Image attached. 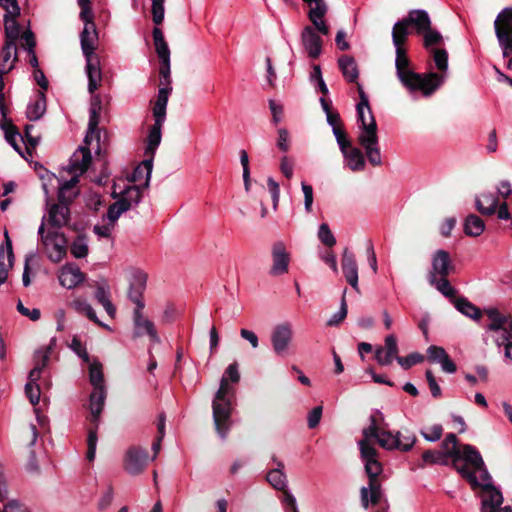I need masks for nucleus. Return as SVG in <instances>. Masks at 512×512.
Returning <instances> with one entry per match:
<instances>
[{"mask_svg": "<svg viewBox=\"0 0 512 512\" xmlns=\"http://www.w3.org/2000/svg\"><path fill=\"white\" fill-rule=\"evenodd\" d=\"M378 419L383 420V415L380 411H376L375 414L370 416V426L364 428L363 439L369 442L370 439H376L377 443L387 450L398 449L400 444V436L393 435L390 431L380 430L378 425Z\"/></svg>", "mask_w": 512, "mask_h": 512, "instance_id": "nucleus-8", "label": "nucleus"}, {"mask_svg": "<svg viewBox=\"0 0 512 512\" xmlns=\"http://www.w3.org/2000/svg\"><path fill=\"white\" fill-rule=\"evenodd\" d=\"M130 208L131 204L128 198H120L116 202L112 203L107 211V218L109 222L112 223V226H114L121 214L128 211Z\"/></svg>", "mask_w": 512, "mask_h": 512, "instance_id": "nucleus-41", "label": "nucleus"}, {"mask_svg": "<svg viewBox=\"0 0 512 512\" xmlns=\"http://www.w3.org/2000/svg\"><path fill=\"white\" fill-rule=\"evenodd\" d=\"M290 134L286 128L278 129L277 147L282 152H288L290 150Z\"/></svg>", "mask_w": 512, "mask_h": 512, "instance_id": "nucleus-60", "label": "nucleus"}, {"mask_svg": "<svg viewBox=\"0 0 512 512\" xmlns=\"http://www.w3.org/2000/svg\"><path fill=\"white\" fill-rule=\"evenodd\" d=\"M361 458L365 462V472L368 476V485L371 491V504L378 505L382 496L379 475L382 473V464L378 461L377 450L366 440L359 441Z\"/></svg>", "mask_w": 512, "mask_h": 512, "instance_id": "nucleus-4", "label": "nucleus"}, {"mask_svg": "<svg viewBox=\"0 0 512 512\" xmlns=\"http://www.w3.org/2000/svg\"><path fill=\"white\" fill-rule=\"evenodd\" d=\"M46 111V95L44 91H38L37 99L34 103L29 104L26 110V117L30 121L39 120Z\"/></svg>", "mask_w": 512, "mask_h": 512, "instance_id": "nucleus-38", "label": "nucleus"}, {"mask_svg": "<svg viewBox=\"0 0 512 512\" xmlns=\"http://www.w3.org/2000/svg\"><path fill=\"white\" fill-rule=\"evenodd\" d=\"M0 128L4 131L6 141L17 151L20 155L22 154L21 148L16 141V137H20L18 128L12 123L1 125Z\"/></svg>", "mask_w": 512, "mask_h": 512, "instance_id": "nucleus-44", "label": "nucleus"}, {"mask_svg": "<svg viewBox=\"0 0 512 512\" xmlns=\"http://www.w3.org/2000/svg\"><path fill=\"white\" fill-rule=\"evenodd\" d=\"M70 348L86 363H90V356L87 350L83 347L80 339L76 336L73 337Z\"/></svg>", "mask_w": 512, "mask_h": 512, "instance_id": "nucleus-62", "label": "nucleus"}, {"mask_svg": "<svg viewBox=\"0 0 512 512\" xmlns=\"http://www.w3.org/2000/svg\"><path fill=\"white\" fill-rule=\"evenodd\" d=\"M341 268L347 283L351 285L353 289L359 292L358 264L354 253L351 252L347 247L343 251Z\"/></svg>", "mask_w": 512, "mask_h": 512, "instance_id": "nucleus-22", "label": "nucleus"}, {"mask_svg": "<svg viewBox=\"0 0 512 512\" xmlns=\"http://www.w3.org/2000/svg\"><path fill=\"white\" fill-rule=\"evenodd\" d=\"M377 130L376 120L372 117V125L368 129V135L358 136V143L364 148L367 159L372 166H380L382 164Z\"/></svg>", "mask_w": 512, "mask_h": 512, "instance_id": "nucleus-14", "label": "nucleus"}, {"mask_svg": "<svg viewBox=\"0 0 512 512\" xmlns=\"http://www.w3.org/2000/svg\"><path fill=\"white\" fill-rule=\"evenodd\" d=\"M79 191L66 190L60 186L58 190V203L49 209L48 223L54 228L68 225L70 221V205L77 198Z\"/></svg>", "mask_w": 512, "mask_h": 512, "instance_id": "nucleus-7", "label": "nucleus"}, {"mask_svg": "<svg viewBox=\"0 0 512 512\" xmlns=\"http://www.w3.org/2000/svg\"><path fill=\"white\" fill-rule=\"evenodd\" d=\"M91 161L90 149L87 146H81L71 157L68 171L74 174H83L88 170Z\"/></svg>", "mask_w": 512, "mask_h": 512, "instance_id": "nucleus-28", "label": "nucleus"}, {"mask_svg": "<svg viewBox=\"0 0 512 512\" xmlns=\"http://www.w3.org/2000/svg\"><path fill=\"white\" fill-rule=\"evenodd\" d=\"M473 488L480 487L483 495L481 501V512H512L510 506L501 507L503 495L493 483L471 485Z\"/></svg>", "mask_w": 512, "mask_h": 512, "instance_id": "nucleus-13", "label": "nucleus"}, {"mask_svg": "<svg viewBox=\"0 0 512 512\" xmlns=\"http://www.w3.org/2000/svg\"><path fill=\"white\" fill-rule=\"evenodd\" d=\"M89 409L90 415L87 420L90 425L88 428L86 458L88 461H93L96 455V446L98 441L97 431L100 423V416L104 407H89Z\"/></svg>", "mask_w": 512, "mask_h": 512, "instance_id": "nucleus-18", "label": "nucleus"}, {"mask_svg": "<svg viewBox=\"0 0 512 512\" xmlns=\"http://www.w3.org/2000/svg\"><path fill=\"white\" fill-rule=\"evenodd\" d=\"M318 238L328 248H332L336 244V238L327 223H322L319 226Z\"/></svg>", "mask_w": 512, "mask_h": 512, "instance_id": "nucleus-51", "label": "nucleus"}, {"mask_svg": "<svg viewBox=\"0 0 512 512\" xmlns=\"http://www.w3.org/2000/svg\"><path fill=\"white\" fill-rule=\"evenodd\" d=\"M162 126L163 125L160 124H153L149 129V134L147 136V145L145 148V155L147 156V158L144 160V164L149 170L148 174L152 172L154 156L158 146L161 143Z\"/></svg>", "mask_w": 512, "mask_h": 512, "instance_id": "nucleus-26", "label": "nucleus"}, {"mask_svg": "<svg viewBox=\"0 0 512 512\" xmlns=\"http://www.w3.org/2000/svg\"><path fill=\"white\" fill-rule=\"evenodd\" d=\"M348 161V166L352 171H361L365 167V158L359 148L349 147L345 153H342Z\"/></svg>", "mask_w": 512, "mask_h": 512, "instance_id": "nucleus-39", "label": "nucleus"}, {"mask_svg": "<svg viewBox=\"0 0 512 512\" xmlns=\"http://www.w3.org/2000/svg\"><path fill=\"white\" fill-rule=\"evenodd\" d=\"M38 234L44 246H52V250L48 254L49 259L55 263L60 262L67 253V239L65 235L57 231H48L46 233L44 223L40 225Z\"/></svg>", "mask_w": 512, "mask_h": 512, "instance_id": "nucleus-12", "label": "nucleus"}, {"mask_svg": "<svg viewBox=\"0 0 512 512\" xmlns=\"http://www.w3.org/2000/svg\"><path fill=\"white\" fill-rule=\"evenodd\" d=\"M420 34L424 35L423 45L426 49L430 48L433 45H440L443 43L442 35L437 30L431 28L430 19L429 27L427 29H423Z\"/></svg>", "mask_w": 512, "mask_h": 512, "instance_id": "nucleus-45", "label": "nucleus"}, {"mask_svg": "<svg viewBox=\"0 0 512 512\" xmlns=\"http://www.w3.org/2000/svg\"><path fill=\"white\" fill-rule=\"evenodd\" d=\"M147 274L142 271H136L133 274V281L130 284L128 298L136 305L134 310H143V293L146 289Z\"/></svg>", "mask_w": 512, "mask_h": 512, "instance_id": "nucleus-23", "label": "nucleus"}, {"mask_svg": "<svg viewBox=\"0 0 512 512\" xmlns=\"http://www.w3.org/2000/svg\"><path fill=\"white\" fill-rule=\"evenodd\" d=\"M86 73L88 77V91L93 94L100 86L102 73L100 69V61L97 55L85 57Z\"/></svg>", "mask_w": 512, "mask_h": 512, "instance_id": "nucleus-29", "label": "nucleus"}, {"mask_svg": "<svg viewBox=\"0 0 512 512\" xmlns=\"http://www.w3.org/2000/svg\"><path fill=\"white\" fill-rule=\"evenodd\" d=\"M410 60L407 56L406 50L396 48V73L400 82L410 92L421 91L423 95H432L443 83L444 76L435 72L426 74L416 73L409 69Z\"/></svg>", "mask_w": 512, "mask_h": 512, "instance_id": "nucleus-2", "label": "nucleus"}, {"mask_svg": "<svg viewBox=\"0 0 512 512\" xmlns=\"http://www.w3.org/2000/svg\"><path fill=\"white\" fill-rule=\"evenodd\" d=\"M134 323V337L149 336L151 342L160 343V337L157 333L155 325L152 321L145 318L142 310H134L133 312Z\"/></svg>", "mask_w": 512, "mask_h": 512, "instance_id": "nucleus-21", "label": "nucleus"}, {"mask_svg": "<svg viewBox=\"0 0 512 512\" xmlns=\"http://www.w3.org/2000/svg\"><path fill=\"white\" fill-rule=\"evenodd\" d=\"M237 383L240 380L238 371V364L236 362L230 364L220 381L219 389L217 390L212 401L213 422L216 433L225 439L231 428V415H232V402L229 397L230 387L228 381Z\"/></svg>", "mask_w": 512, "mask_h": 512, "instance_id": "nucleus-1", "label": "nucleus"}, {"mask_svg": "<svg viewBox=\"0 0 512 512\" xmlns=\"http://www.w3.org/2000/svg\"><path fill=\"white\" fill-rule=\"evenodd\" d=\"M272 261L269 274L279 276L288 272L290 255L286 251V246L282 241H277L272 246Z\"/></svg>", "mask_w": 512, "mask_h": 512, "instance_id": "nucleus-19", "label": "nucleus"}, {"mask_svg": "<svg viewBox=\"0 0 512 512\" xmlns=\"http://www.w3.org/2000/svg\"><path fill=\"white\" fill-rule=\"evenodd\" d=\"M346 289L344 290L341 304H340V310L335 313L327 322V326H338L347 316V303H346Z\"/></svg>", "mask_w": 512, "mask_h": 512, "instance_id": "nucleus-56", "label": "nucleus"}, {"mask_svg": "<svg viewBox=\"0 0 512 512\" xmlns=\"http://www.w3.org/2000/svg\"><path fill=\"white\" fill-rule=\"evenodd\" d=\"M460 445L461 444H459L457 436L454 433H449L441 443V447L443 449L442 452L446 455L449 461L451 460L452 466L463 478H465L471 485H479L476 475H474L466 465H458L460 457L458 455V449Z\"/></svg>", "mask_w": 512, "mask_h": 512, "instance_id": "nucleus-10", "label": "nucleus"}, {"mask_svg": "<svg viewBox=\"0 0 512 512\" xmlns=\"http://www.w3.org/2000/svg\"><path fill=\"white\" fill-rule=\"evenodd\" d=\"M357 89L360 97V101L357 104V117L360 122V128L362 132L360 135H368V129L370 125H372V117L373 114L371 112V108L369 105V100L367 95L365 94L362 86L357 83Z\"/></svg>", "mask_w": 512, "mask_h": 512, "instance_id": "nucleus-25", "label": "nucleus"}, {"mask_svg": "<svg viewBox=\"0 0 512 512\" xmlns=\"http://www.w3.org/2000/svg\"><path fill=\"white\" fill-rule=\"evenodd\" d=\"M301 40L310 58L317 59L321 55L323 40L313 27H304L301 33Z\"/></svg>", "mask_w": 512, "mask_h": 512, "instance_id": "nucleus-24", "label": "nucleus"}, {"mask_svg": "<svg viewBox=\"0 0 512 512\" xmlns=\"http://www.w3.org/2000/svg\"><path fill=\"white\" fill-rule=\"evenodd\" d=\"M101 109V97L99 95H94L91 101L88 131L84 139L86 145H90L94 138L97 140L98 143L100 142V130L98 128V125L100 121Z\"/></svg>", "mask_w": 512, "mask_h": 512, "instance_id": "nucleus-20", "label": "nucleus"}, {"mask_svg": "<svg viewBox=\"0 0 512 512\" xmlns=\"http://www.w3.org/2000/svg\"><path fill=\"white\" fill-rule=\"evenodd\" d=\"M327 11L328 7H325L323 13L319 14L318 16L313 14V12H308V18L314 25L313 28L315 29L316 32H319L323 35H328L330 32L328 25L323 20V18L327 14Z\"/></svg>", "mask_w": 512, "mask_h": 512, "instance_id": "nucleus-48", "label": "nucleus"}, {"mask_svg": "<svg viewBox=\"0 0 512 512\" xmlns=\"http://www.w3.org/2000/svg\"><path fill=\"white\" fill-rule=\"evenodd\" d=\"M436 289L441 292L445 297H455L456 290L452 287L448 280V276L439 277V279L436 277V282L434 285Z\"/></svg>", "mask_w": 512, "mask_h": 512, "instance_id": "nucleus-55", "label": "nucleus"}, {"mask_svg": "<svg viewBox=\"0 0 512 512\" xmlns=\"http://www.w3.org/2000/svg\"><path fill=\"white\" fill-rule=\"evenodd\" d=\"M499 206V198L495 193L483 192L475 197V207L483 216H492Z\"/></svg>", "mask_w": 512, "mask_h": 512, "instance_id": "nucleus-30", "label": "nucleus"}, {"mask_svg": "<svg viewBox=\"0 0 512 512\" xmlns=\"http://www.w3.org/2000/svg\"><path fill=\"white\" fill-rule=\"evenodd\" d=\"M49 361L48 353H44L41 356V359L38 360L35 364V367L30 371L28 375L27 384L38 385V380L41 377L42 370L46 367Z\"/></svg>", "mask_w": 512, "mask_h": 512, "instance_id": "nucleus-46", "label": "nucleus"}, {"mask_svg": "<svg viewBox=\"0 0 512 512\" xmlns=\"http://www.w3.org/2000/svg\"><path fill=\"white\" fill-rule=\"evenodd\" d=\"M21 47L24 48L25 50H27V52H28L29 64L34 69H38L39 63H38L37 55L35 53L36 38H35L34 33L30 29L24 31V33L22 35Z\"/></svg>", "mask_w": 512, "mask_h": 512, "instance_id": "nucleus-36", "label": "nucleus"}, {"mask_svg": "<svg viewBox=\"0 0 512 512\" xmlns=\"http://www.w3.org/2000/svg\"><path fill=\"white\" fill-rule=\"evenodd\" d=\"M425 377L431 391V394L434 398H439L442 395V390L438 385L436 378L431 370H426Z\"/></svg>", "mask_w": 512, "mask_h": 512, "instance_id": "nucleus-63", "label": "nucleus"}, {"mask_svg": "<svg viewBox=\"0 0 512 512\" xmlns=\"http://www.w3.org/2000/svg\"><path fill=\"white\" fill-rule=\"evenodd\" d=\"M85 280V274L75 266H65L62 268L59 275L60 284L67 288L72 289Z\"/></svg>", "mask_w": 512, "mask_h": 512, "instance_id": "nucleus-32", "label": "nucleus"}, {"mask_svg": "<svg viewBox=\"0 0 512 512\" xmlns=\"http://www.w3.org/2000/svg\"><path fill=\"white\" fill-rule=\"evenodd\" d=\"M89 381L93 386V391L89 398V407H104L107 391L104 386L102 364L99 361H94L90 364Z\"/></svg>", "mask_w": 512, "mask_h": 512, "instance_id": "nucleus-11", "label": "nucleus"}, {"mask_svg": "<svg viewBox=\"0 0 512 512\" xmlns=\"http://www.w3.org/2000/svg\"><path fill=\"white\" fill-rule=\"evenodd\" d=\"M148 458L147 449L140 446H132L126 452L124 469L131 475L141 474L147 465Z\"/></svg>", "mask_w": 512, "mask_h": 512, "instance_id": "nucleus-17", "label": "nucleus"}, {"mask_svg": "<svg viewBox=\"0 0 512 512\" xmlns=\"http://www.w3.org/2000/svg\"><path fill=\"white\" fill-rule=\"evenodd\" d=\"M454 271L455 266L452 263L450 254L445 250L439 249L433 255L432 271L428 275V281L430 285H434L437 276H449Z\"/></svg>", "mask_w": 512, "mask_h": 512, "instance_id": "nucleus-16", "label": "nucleus"}, {"mask_svg": "<svg viewBox=\"0 0 512 512\" xmlns=\"http://www.w3.org/2000/svg\"><path fill=\"white\" fill-rule=\"evenodd\" d=\"M0 7L5 10L4 15V30L5 41L1 49V58L4 62H8L12 55V50H16L17 40H22L24 32L21 31V26L17 22V17L20 15V7L17 1L2 0Z\"/></svg>", "mask_w": 512, "mask_h": 512, "instance_id": "nucleus-3", "label": "nucleus"}, {"mask_svg": "<svg viewBox=\"0 0 512 512\" xmlns=\"http://www.w3.org/2000/svg\"><path fill=\"white\" fill-rule=\"evenodd\" d=\"M428 360L431 362H441V360L448 355L443 347L432 345L427 350Z\"/></svg>", "mask_w": 512, "mask_h": 512, "instance_id": "nucleus-64", "label": "nucleus"}, {"mask_svg": "<svg viewBox=\"0 0 512 512\" xmlns=\"http://www.w3.org/2000/svg\"><path fill=\"white\" fill-rule=\"evenodd\" d=\"M414 26L420 34L429 27V15L425 10H411L408 15L397 21L392 28V41L395 48H401L410 34L409 28Z\"/></svg>", "mask_w": 512, "mask_h": 512, "instance_id": "nucleus-5", "label": "nucleus"}, {"mask_svg": "<svg viewBox=\"0 0 512 512\" xmlns=\"http://www.w3.org/2000/svg\"><path fill=\"white\" fill-rule=\"evenodd\" d=\"M142 187L133 185L127 187L123 192L122 198H128L130 200V204L132 205V202L135 204H138L142 199Z\"/></svg>", "mask_w": 512, "mask_h": 512, "instance_id": "nucleus-61", "label": "nucleus"}, {"mask_svg": "<svg viewBox=\"0 0 512 512\" xmlns=\"http://www.w3.org/2000/svg\"><path fill=\"white\" fill-rule=\"evenodd\" d=\"M5 243L7 246V258H8V266L4 263V249L0 248V285L6 282L8 277V270L13 266L14 263V253L12 247V241L9 238L8 232L5 231Z\"/></svg>", "mask_w": 512, "mask_h": 512, "instance_id": "nucleus-35", "label": "nucleus"}, {"mask_svg": "<svg viewBox=\"0 0 512 512\" xmlns=\"http://www.w3.org/2000/svg\"><path fill=\"white\" fill-rule=\"evenodd\" d=\"M396 361L403 369L407 370L416 364L422 363L424 361V356L418 352H413L406 357H397Z\"/></svg>", "mask_w": 512, "mask_h": 512, "instance_id": "nucleus-54", "label": "nucleus"}, {"mask_svg": "<svg viewBox=\"0 0 512 512\" xmlns=\"http://www.w3.org/2000/svg\"><path fill=\"white\" fill-rule=\"evenodd\" d=\"M455 308L462 313L463 315L472 318L474 320H479L482 317V311L480 308L475 306L472 302H470L465 297L455 298L453 301Z\"/></svg>", "mask_w": 512, "mask_h": 512, "instance_id": "nucleus-37", "label": "nucleus"}, {"mask_svg": "<svg viewBox=\"0 0 512 512\" xmlns=\"http://www.w3.org/2000/svg\"><path fill=\"white\" fill-rule=\"evenodd\" d=\"M432 53L437 69L440 72L445 73L448 69V52L445 49L438 48L433 49Z\"/></svg>", "mask_w": 512, "mask_h": 512, "instance_id": "nucleus-53", "label": "nucleus"}, {"mask_svg": "<svg viewBox=\"0 0 512 512\" xmlns=\"http://www.w3.org/2000/svg\"><path fill=\"white\" fill-rule=\"evenodd\" d=\"M422 460L426 464L448 465L450 463V461L447 459L446 455H444L442 451H438V450L424 451L422 454Z\"/></svg>", "mask_w": 512, "mask_h": 512, "instance_id": "nucleus-47", "label": "nucleus"}, {"mask_svg": "<svg viewBox=\"0 0 512 512\" xmlns=\"http://www.w3.org/2000/svg\"><path fill=\"white\" fill-rule=\"evenodd\" d=\"M33 128H34V126L31 124L25 125L24 136L20 135L21 139L26 142V149L30 155L32 154L31 149H35L39 143V138L31 135V130Z\"/></svg>", "mask_w": 512, "mask_h": 512, "instance_id": "nucleus-59", "label": "nucleus"}, {"mask_svg": "<svg viewBox=\"0 0 512 512\" xmlns=\"http://www.w3.org/2000/svg\"><path fill=\"white\" fill-rule=\"evenodd\" d=\"M159 88H172L170 63L159 64Z\"/></svg>", "mask_w": 512, "mask_h": 512, "instance_id": "nucleus-58", "label": "nucleus"}, {"mask_svg": "<svg viewBox=\"0 0 512 512\" xmlns=\"http://www.w3.org/2000/svg\"><path fill=\"white\" fill-rule=\"evenodd\" d=\"M384 352L387 354L388 357H390L392 361L394 359L396 360L397 357H399V348L396 336L394 334L386 336Z\"/></svg>", "mask_w": 512, "mask_h": 512, "instance_id": "nucleus-57", "label": "nucleus"}, {"mask_svg": "<svg viewBox=\"0 0 512 512\" xmlns=\"http://www.w3.org/2000/svg\"><path fill=\"white\" fill-rule=\"evenodd\" d=\"M485 229L484 221L475 214H469L464 221V232L467 236L477 237Z\"/></svg>", "mask_w": 512, "mask_h": 512, "instance_id": "nucleus-40", "label": "nucleus"}, {"mask_svg": "<svg viewBox=\"0 0 512 512\" xmlns=\"http://www.w3.org/2000/svg\"><path fill=\"white\" fill-rule=\"evenodd\" d=\"M459 462L465 461L466 467L470 465L474 470L483 469L484 461L480 452L470 444H461L458 449Z\"/></svg>", "mask_w": 512, "mask_h": 512, "instance_id": "nucleus-31", "label": "nucleus"}, {"mask_svg": "<svg viewBox=\"0 0 512 512\" xmlns=\"http://www.w3.org/2000/svg\"><path fill=\"white\" fill-rule=\"evenodd\" d=\"M148 168L144 164V160L139 164L132 172L131 177L129 178L130 182H140L143 178H145V183L142 186L143 189L149 187V182L151 179V174H148Z\"/></svg>", "mask_w": 512, "mask_h": 512, "instance_id": "nucleus-49", "label": "nucleus"}, {"mask_svg": "<svg viewBox=\"0 0 512 512\" xmlns=\"http://www.w3.org/2000/svg\"><path fill=\"white\" fill-rule=\"evenodd\" d=\"M338 66L342 72L343 77L349 83H357L359 77V70L355 59L349 55H342L338 59Z\"/></svg>", "mask_w": 512, "mask_h": 512, "instance_id": "nucleus-34", "label": "nucleus"}, {"mask_svg": "<svg viewBox=\"0 0 512 512\" xmlns=\"http://www.w3.org/2000/svg\"><path fill=\"white\" fill-rule=\"evenodd\" d=\"M494 29L503 57L508 58L512 52V8H504L494 21Z\"/></svg>", "mask_w": 512, "mask_h": 512, "instance_id": "nucleus-9", "label": "nucleus"}, {"mask_svg": "<svg viewBox=\"0 0 512 512\" xmlns=\"http://www.w3.org/2000/svg\"><path fill=\"white\" fill-rule=\"evenodd\" d=\"M320 104L326 114L327 123L332 127L342 124L340 114L332 108V102L325 97L320 98Z\"/></svg>", "mask_w": 512, "mask_h": 512, "instance_id": "nucleus-43", "label": "nucleus"}, {"mask_svg": "<svg viewBox=\"0 0 512 512\" xmlns=\"http://www.w3.org/2000/svg\"><path fill=\"white\" fill-rule=\"evenodd\" d=\"M396 435L400 436V444L398 445V450L400 451H410L414 444L416 443V436L414 433L405 429L403 431H398Z\"/></svg>", "mask_w": 512, "mask_h": 512, "instance_id": "nucleus-50", "label": "nucleus"}, {"mask_svg": "<svg viewBox=\"0 0 512 512\" xmlns=\"http://www.w3.org/2000/svg\"><path fill=\"white\" fill-rule=\"evenodd\" d=\"M71 254L75 258H84L88 254V245L85 243V236L79 235L72 243L70 248Z\"/></svg>", "mask_w": 512, "mask_h": 512, "instance_id": "nucleus-52", "label": "nucleus"}, {"mask_svg": "<svg viewBox=\"0 0 512 512\" xmlns=\"http://www.w3.org/2000/svg\"><path fill=\"white\" fill-rule=\"evenodd\" d=\"M98 31L96 24H86L80 33V43L83 55L90 57L96 55L94 51L97 48Z\"/></svg>", "mask_w": 512, "mask_h": 512, "instance_id": "nucleus-27", "label": "nucleus"}, {"mask_svg": "<svg viewBox=\"0 0 512 512\" xmlns=\"http://www.w3.org/2000/svg\"><path fill=\"white\" fill-rule=\"evenodd\" d=\"M293 339V328L289 322L276 325L271 332V345L276 355L285 357Z\"/></svg>", "mask_w": 512, "mask_h": 512, "instance_id": "nucleus-15", "label": "nucleus"}, {"mask_svg": "<svg viewBox=\"0 0 512 512\" xmlns=\"http://www.w3.org/2000/svg\"><path fill=\"white\" fill-rule=\"evenodd\" d=\"M152 36L159 64L170 63V49L163 31L159 27H155L152 31Z\"/></svg>", "mask_w": 512, "mask_h": 512, "instance_id": "nucleus-33", "label": "nucleus"}, {"mask_svg": "<svg viewBox=\"0 0 512 512\" xmlns=\"http://www.w3.org/2000/svg\"><path fill=\"white\" fill-rule=\"evenodd\" d=\"M266 480L276 490L282 491L287 488V477L281 469H271L267 473Z\"/></svg>", "mask_w": 512, "mask_h": 512, "instance_id": "nucleus-42", "label": "nucleus"}, {"mask_svg": "<svg viewBox=\"0 0 512 512\" xmlns=\"http://www.w3.org/2000/svg\"><path fill=\"white\" fill-rule=\"evenodd\" d=\"M490 320L486 328L493 332H500L501 336L496 338L498 346H505V356L512 360V317L501 314L496 308L485 310Z\"/></svg>", "mask_w": 512, "mask_h": 512, "instance_id": "nucleus-6", "label": "nucleus"}]
</instances>
